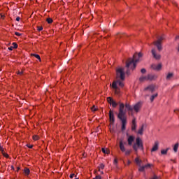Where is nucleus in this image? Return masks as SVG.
<instances>
[{"label":"nucleus","mask_w":179,"mask_h":179,"mask_svg":"<svg viewBox=\"0 0 179 179\" xmlns=\"http://www.w3.org/2000/svg\"><path fill=\"white\" fill-rule=\"evenodd\" d=\"M124 80H125V71L123 68L120 67L116 69V80L113 82L115 94H120V87H124Z\"/></svg>","instance_id":"1"},{"label":"nucleus","mask_w":179,"mask_h":179,"mask_svg":"<svg viewBox=\"0 0 179 179\" xmlns=\"http://www.w3.org/2000/svg\"><path fill=\"white\" fill-rule=\"evenodd\" d=\"M143 55L142 54V52H139L138 54L136 52L133 55V58H129V59L126 62V67H127L126 73L127 75H131V71L129 70V68H131L132 71H134V69L136 68V63L139 62V58H142Z\"/></svg>","instance_id":"2"},{"label":"nucleus","mask_w":179,"mask_h":179,"mask_svg":"<svg viewBox=\"0 0 179 179\" xmlns=\"http://www.w3.org/2000/svg\"><path fill=\"white\" fill-rule=\"evenodd\" d=\"M125 105L124 103L120 104L119 113L117 115V118L122 122V131H125L127 126V112L124 111Z\"/></svg>","instance_id":"3"},{"label":"nucleus","mask_w":179,"mask_h":179,"mask_svg":"<svg viewBox=\"0 0 179 179\" xmlns=\"http://www.w3.org/2000/svg\"><path fill=\"white\" fill-rule=\"evenodd\" d=\"M133 149L135 152H138V149L143 150V143L141 138L138 137L136 139V143L133 145Z\"/></svg>","instance_id":"4"},{"label":"nucleus","mask_w":179,"mask_h":179,"mask_svg":"<svg viewBox=\"0 0 179 179\" xmlns=\"http://www.w3.org/2000/svg\"><path fill=\"white\" fill-rule=\"evenodd\" d=\"M164 40V37L163 36H160L157 38V41L153 42L154 45H155V47H157V50L160 52V51H162V50H163V41Z\"/></svg>","instance_id":"5"},{"label":"nucleus","mask_w":179,"mask_h":179,"mask_svg":"<svg viewBox=\"0 0 179 179\" xmlns=\"http://www.w3.org/2000/svg\"><path fill=\"white\" fill-rule=\"evenodd\" d=\"M125 107L127 109L129 115H131L134 118H135V116H134V107H132L129 103H126Z\"/></svg>","instance_id":"6"},{"label":"nucleus","mask_w":179,"mask_h":179,"mask_svg":"<svg viewBox=\"0 0 179 179\" xmlns=\"http://www.w3.org/2000/svg\"><path fill=\"white\" fill-rule=\"evenodd\" d=\"M132 107L135 113H139V111H141V108H142V102H138L136 104H134Z\"/></svg>","instance_id":"7"},{"label":"nucleus","mask_w":179,"mask_h":179,"mask_svg":"<svg viewBox=\"0 0 179 179\" xmlns=\"http://www.w3.org/2000/svg\"><path fill=\"white\" fill-rule=\"evenodd\" d=\"M151 53H152V55L153 56V58H155V59L159 60L160 59V58H162V55H160V54H157L156 52V49L155 48L152 49Z\"/></svg>","instance_id":"8"},{"label":"nucleus","mask_w":179,"mask_h":179,"mask_svg":"<svg viewBox=\"0 0 179 179\" xmlns=\"http://www.w3.org/2000/svg\"><path fill=\"white\" fill-rule=\"evenodd\" d=\"M109 120H110V125H109V129L110 132L113 131L112 125H113V110L110 109L109 111Z\"/></svg>","instance_id":"9"},{"label":"nucleus","mask_w":179,"mask_h":179,"mask_svg":"<svg viewBox=\"0 0 179 179\" xmlns=\"http://www.w3.org/2000/svg\"><path fill=\"white\" fill-rule=\"evenodd\" d=\"M136 130V117H134L131 122V131Z\"/></svg>","instance_id":"10"},{"label":"nucleus","mask_w":179,"mask_h":179,"mask_svg":"<svg viewBox=\"0 0 179 179\" xmlns=\"http://www.w3.org/2000/svg\"><path fill=\"white\" fill-rule=\"evenodd\" d=\"M159 149V141H155V145H153L151 152H156Z\"/></svg>","instance_id":"11"},{"label":"nucleus","mask_w":179,"mask_h":179,"mask_svg":"<svg viewBox=\"0 0 179 179\" xmlns=\"http://www.w3.org/2000/svg\"><path fill=\"white\" fill-rule=\"evenodd\" d=\"M152 69H155V71H160V69H162V64H159L157 65L152 64Z\"/></svg>","instance_id":"12"},{"label":"nucleus","mask_w":179,"mask_h":179,"mask_svg":"<svg viewBox=\"0 0 179 179\" xmlns=\"http://www.w3.org/2000/svg\"><path fill=\"white\" fill-rule=\"evenodd\" d=\"M134 141H135V137H134V136H129L127 139L128 145L129 146H131V145H132V143L134 142Z\"/></svg>","instance_id":"13"},{"label":"nucleus","mask_w":179,"mask_h":179,"mask_svg":"<svg viewBox=\"0 0 179 179\" xmlns=\"http://www.w3.org/2000/svg\"><path fill=\"white\" fill-rule=\"evenodd\" d=\"M120 149L121 152H126L127 149H125V145H124V141H120Z\"/></svg>","instance_id":"14"},{"label":"nucleus","mask_w":179,"mask_h":179,"mask_svg":"<svg viewBox=\"0 0 179 179\" xmlns=\"http://www.w3.org/2000/svg\"><path fill=\"white\" fill-rule=\"evenodd\" d=\"M145 90H149L151 93L155 92V86L154 85H149L148 87L145 88Z\"/></svg>","instance_id":"15"},{"label":"nucleus","mask_w":179,"mask_h":179,"mask_svg":"<svg viewBox=\"0 0 179 179\" xmlns=\"http://www.w3.org/2000/svg\"><path fill=\"white\" fill-rule=\"evenodd\" d=\"M144 128H146V124H142L141 129L138 130V134L139 135H143V129Z\"/></svg>","instance_id":"16"},{"label":"nucleus","mask_w":179,"mask_h":179,"mask_svg":"<svg viewBox=\"0 0 179 179\" xmlns=\"http://www.w3.org/2000/svg\"><path fill=\"white\" fill-rule=\"evenodd\" d=\"M147 78H148V80H153V79H156L157 77L155 75L148 74L147 76Z\"/></svg>","instance_id":"17"},{"label":"nucleus","mask_w":179,"mask_h":179,"mask_svg":"<svg viewBox=\"0 0 179 179\" xmlns=\"http://www.w3.org/2000/svg\"><path fill=\"white\" fill-rule=\"evenodd\" d=\"M174 76V73H169L168 75L166 76V80H170L171 78Z\"/></svg>","instance_id":"18"},{"label":"nucleus","mask_w":179,"mask_h":179,"mask_svg":"<svg viewBox=\"0 0 179 179\" xmlns=\"http://www.w3.org/2000/svg\"><path fill=\"white\" fill-rule=\"evenodd\" d=\"M107 101L111 107V106H113V98H111V96L108 97L107 98Z\"/></svg>","instance_id":"19"},{"label":"nucleus","mask_w":179,"mask_h":179,"mask_svg":"<svg viewBox=\"0 0 179 179\" xmlns=\"http://www.w3.org/2000/svg\"><path fill=\"white\" fill-rule=\"evenodd\" d=\"M25 176H29L30 174V169L29 168H25L24 170Z\"/></svg>","instance_id":"20"},{"label":"nucleus","mask_w":179,"mask_h":179,"mask_svg":"<svg viewBox=\"0 0 179 179\" xmlns=\"http://www.w3.org/2000/svg\"><path fill=\"white\" fill-rule=\"evenodd\" d=\"M157 96H158L157 94L152 95L150 98V101L152 102L155 100V99H156V97H157Z\"/></svg>","instance_id":"21"},{"label":"nucleus","mask_w":179,"mask_h":179,"mask_svg":"<svg viewBox=\"0 0 179 179\" xmlns=\"http://www.w3.org/2000/svg\"><path fill=\"white\" fill-rule=\"evenodd\" d=\"M178 143H177L176 144H175L174 147H173V150L175 152V153H177L178 150Z\"/></svg>","instance_id":"22"},{"label":"nucleus","mask_w":179,"mask_h":179,"mask_svg":"<svg viewBox=\"0 0 179 179\" xmlns=\"http://www.w3.org/2000/svg\"><path fill=\"white\" fill-rule=\"evenodd\" d=\"M32 57H35V58H36L37 59H38L39 61H41V57H40V55H36V54H31V55Z\"/></svg>","instance_id":"23"},{"label":"nucleus","mask_w":179,"mask_h":179,"mask_svg":"<svg viewBox=\"0 0 179 179\" xmlns=\"http://www.w3.org/2000/svg\"><path fill=\"white\" fill-rule=\"evenodd\" d=\"M140 82H143V80H148V76H142L139 78Z\"/></svg>","instance_id":"24"},{"label":"nucleus","mask_w":179,"mask_h":179,"mask_svg":"<svg viewBox=\"0 0 179 179\" xmlns=\"http://www.w3.org/2000/svg\"><path fill=\"white\" fill-rule=\"evenodd\" d=\"M167 152H169V148H166V150H161L162 155H167Z\"/></svg>","instance_id":"25"},{"label":"nucleus","mask_w":179,"mask_h":179,"mask_svg":"<svg viewBox=\"0 0 179 179\" xmlns=\"http://www.w3.org/2000/svg\"><path fill=\"white\" fill-rule=\"evenodd\" d=\"M101 151L103 152V153H105V154H106V155H108V153H110V150H106V149H104V148H102V149H101Z\"/></svg>","instance_id":"26"},{"label":"nucleus","mask_w":179,"mask_h":179,"mask_svg":"<svg viewBox=\"0 0 179 179\" xmlns=\"http://www.w3.org/2000/svg\"><path fill=\"white\" fill-rule=\"evenodd\" d=\"M104 169V164H101L99 166V171H100V170H103Z\"/></svg>","instance_id":"27"},{"label":"nucleus","mask_w":179,"mask_h":179,"mask_svg":"<svg viewBox=\"0 0 179 179\" xmlns=\"http://www.w3.org/2000/svg\"><path fill=\"white\" fill-rule=\"evenodd\" d=\"M126 156H129V155H131V150H126V151H124Z\"/></svg>","instance_id":"28"},{"label":"nucleus","mask_w":179,"mask_h":179,"mask_svg":"<svg viewBox=\"0 0 179 179\" xmlns=\"http://www.w3.org/2000/svg\"><path fill=\"white\" fill-rule=\"evenodd\" d=\"M46 21L49 24H51V23H52V18H47Z\"/></svg>","instance_id":"29"},{"label":"nucleus","mask_w":179,"mask_h":179,"mask_svg":"<svg viewBox=\"0 0 179 179\" xmlns=\"http://www.w3.org/2000/svg\"><path fill=\"white\" fill-rule=\"evenodd\" d=\"M150 179H160V177H158L155 174L153 175L152 177H151Z\"/></svg>","instance_id":"30"},{"label":"nucleus","mask_w":179,"mask_h":179,"mask_svg":"<svg viewBox=\"0 0 179 179\" xmlns=\"http://www.w3.org/2000/svg\"><path fill=\"white\" fill-rule=\"evenodd\" d=\"M145 166H141L139 169H138V171H145Z\"/></svg>","instance_id":"31"},{"label":"nucleus","mask_w":179,"mask_h":179,"mask_svg":"<svg viewBox=\"0 0 179 179\" xmlns=\"http://www.w3.org/2000/svg\"><path fill=\"white\" fill-rule=\"evenodd\" d=\"M33 139H34V141H38L39 137H38V136L34 135V136H33Z\"/></svg>","instance_id":"32"},{"label":"nucleus","mask_w":179,"mask_h":179,"mask_svg":"<svg viewBox=\"0 0 179 179\" xmlns=\"http://www.w3.org/2000/svg\"><path fill=\"white\" fill-rule=\"evenodd\" d=\"M12 48H17V43H13V44H12Z\"/></svg>","instance_id":"33"},{"label":"nucleus","mask_w":179,"mask_h":179,"mask_svg":"<svg viewBox=\"0 0 179 179\" xmlns=\"http://www.w3.org/2000/svg\"><path fill=\"white\" fill-rule=\"evenodd\" d=\"M117 106H118V103L117 102H115V101H113V107H116Z\"/></svg>","instance_id":"34"},{"label":"nucleus","mask_w":179,"mask_h":179,"mask_svg":"<svg viewBox=\"0 0 179 179\" xmlns=\"http://www.w3.org/2000/svg\"><path fill=\"white\" fill-rule=\"evenodd\" d=\"M91 109H92V111H97V108H96L95 106H93L91 108Z\"/></svg>","instance_id":"35"},{"label":"nucleus","mask_w":179,"mask_h":179,"mask_svg":"<svg viewBox=\"0 0 179 179\" xmlns=\"http://www.w3.org/2000/svg\"><path fill=\"white\" fill-rule=\"evenodd\" d=\"M135 162H136V163H137L138 164H141V161L139 160L138 158H136V159H135Z\"/></svg>","instance_id":"36"},{"label":"nucleus","mask_w":179,"mask_h":179,"mask_svg":"<svg viewBox=\"0 0 179 179\" xmlns=\"http://www.w3.org/2000/svg\"><path fill=\"white\" fill-rule=\"evenodd\" d=\"M152 165L150 164H148L144 166L145 169H150V167Z\"/></svg>","instance_id":"37"},{"label":"nucleus","mask_w":179,"mask_h":179,"mask_svg":"<svg viewBox=\"0 0 179 179\" xmlns=\"http://www.w3.org/2000/svg\"><path fill=\"white\" fill-rule=\"evenodd\" d=\"M41 30H43V27H37V31H41Z\"/></svg>","instance_id":"38"},{"label":"nucleus","mask_w":179,"mask_h":179,"mask_svg":"<svg viewBox=\"0 0 179 179\" xmlns=\"http://www.w3.org/2000/svg\"><path fill=\"white\" fill-rule=\"evenodd\" d=\"M3 156H4V157H6V159H8V157H9V155H8L5 152H3Z\"/></svg>","instance_id":"39"},{"label":"nucleus","mask_w":179,"mask_h":179,"mask_svg":"<svg viewBox=\"0 0 179 179\" xmlns=\"http://www.w3.org/2000/svg\"><path fill=\"white\" fill-rule=\"evenodd\" d=\"M26 146H27V148H29V149H33V145L30 144H27Z\"/></svg>","instance_id":"40"},{"label":"nucleus","mask_w":179,"mask_h":179,"mask_svg":"<svg viewBox=\"0 0 179 179\" xmlns=\"http://www.w3.org/2000/svg\"><path fill=\"white\" fill-rule=\"evenodd\" d=\"M0 151L1 152L2 155H3V153H5L4 151H3V148H2L1 145H0Z\"/></svg>","instance_id":"41"},{"label":"nucleus","mask_w":179,"mask_h":179,"mask_svg":"<svg viewBox=\"0 0 179 179\" xmlns=\"http://www.w3.org/2000/svg\"><path fill=\"white\" fill-rule=\"evenodd\" d=\"M141 73H146V69H142L141 70Z\"/></svg>","instance_id":"42"},{"label":"nucleus","mask_w":179,"mask_h":179,"mask_svg":"<svg viewBox=\"0 0 179 179\" xmlns=\"http://www.w3.org/2000/svg\"><path fill=\"white\" fill-rule=\"evenodd\" d=\"M15 36H17L18 37L22 36V34H20L19 32H15Z\"/></svg>","instance_id":"43"},{"label":"nucleus","mask_w":179,"mask_h":179,"mask_svg":"<svg viewBox=\"0 0 179 179\" xmlns=\"http://www.w3.org/2000/svg\"><path fill=\"white\" fill-rule=\"evenodd\" d=\"M93 179H101V177L98 175L95 178H94Z\"/></svg>","instance_id":"44"},{"label":"nucleus","mask_w":179,"mask_h":179,"mask_svg":"<svg viewBox=\"0 0 179 179\" xmlns=\"http://www.w3.org/2000/svg\"><path fill=\"white\" fill-rule=\"evenodd\" d=\"M73 177H75L74 173H71V174L70 175V178H73Z\"/></svg>","instance_id":"45"},{"label":"nucleus","mask_w":179,"mask_h":179,"mask_svg":"<svg viewBox=\"0 0 179 179\" xmlns=\"http://www.w3.org/2000/svg\"><path fill=\"white\" fill-rule=\"evenodd\" d=\"M117 163H118V161L117 160V159H114V164L117 165Z\"/></svg>","instance_id":"46"},{"label":"nucleus","mask_w":179,"mask_h":179,"mask_svg":"<svg viewBox=\"0 0 179 179\" xmlns=\"http://www.w3.org/2000/svg\"><path fill=\"white\" fill-rule=\"evenodd\" d=\"M20 17H16V21L17 22H20Z\"/></svg>","instance_id":"47"},{"label":"nucleus","mask_w":179,"mask_h":179,"mask_svg":"<svg viewBox=\"0 0 179 179\" xmlns=\"http://www.w3.org/2000/svg\"><path fill=\"white\" fill-rule=\"evenodd\" d=\"M8 50H9L10 51H12V50H13V48L12 46H10V47L8 48Z\"/></svg>","instance_id":"48"},{"label":"nucleus","mask_w":179,"mask_h":179,"mask_svg":"<svg viewBox=\"0 0 179 179\" xmlns=\"http://www.w3.org/2000/svg\"><path fill=\"white\" fill-rule=\"evenodd\" d=\"M99 171V173H100L101 174H104V172H103L102 169H100V171Z\"/></svg>","instance_id":"49"},{"label":"nucleus","mask_w":179,"mask_h":179,"mask_svg":"<svg viewBox=\"0 0 179 179\" xmlns=\"http://www.w3.org/2000/svg\"><path fill=\"white\" fill-rule=\"evenodd\" d=\"M0 16H1V19H5V15H0Z\"/></svg>","instance_id":"50"},{"label":"nucleus","mask_w":179,"mask_h":179,"mask_svg":"<svg viewBox=\"0 0 179 179\" xmlns=\"http://www.w3.org/2000/svg\"><path fill=\"white\" fill-rule=\"evenodd\" d=\"M18 75H23V71H19Z\"/></svg>","instance_id":"51"},{"label":"nucleus","mask_w":179,"mask_h":179,"mask_svg":"<svg viewBox=\"0 0 179 179\" xmlns=\"http://www.w3.org/2000/svg\"><path fill=\"white\" fill-rule=\"evenodd\" d=\"M177 111H178V113H179V109L175 110H174V113H177Z\"/></svg>","instance_id":"52"},{"label":"nucleus","mask_w":179,"mask_h":179,"mask_svg":"<svg viewBox=\"0 0 179 179\" xmlns=\"http://www.w3.org/2000/svg\"><path fill=\"white\" fill-rule=\"evenodd\" d=\"M178 38H179V36H178L176 37V40H178Z\"/></svg>","instance_id":"53"},{"label":"nucleus","mask_w":179,"mask_h":179,"mask_svg":"<svg viewBox=\"0 0 179 179\" xmlns=\"http://www.w3.org/2000/svg\"><path fill=\"white\" fill-rule=\"evenodd\" d=\"M124 146H125V145H127V142H123Z\"/></svg>","instance_id":"54"},{"label":"nucleus","mask_w":179,"mask_h":179,"mask_svg":"<svg viewBox=\"0 0 179 179\" xmlns=\"http://www.w3.org/2000/svg\"><path fill=\"white\" fill-rule=\"evenodd\" d=\"M19 170H20V168L18 167V168L17 169V171H19Z\"/></svg>","instance_id":"55"},{"label":"nucleus","mask_w":179,"mask_h":179,"mask_svg":"<svg viewBox=\"0 0 179 179\" xmlns=\"http://www.w3.org/2000/svg\"><path fill=\"white\" fill-rule=\"evenodd\" d=\"M178 52H179V43H178Z\"/></svg>","instance_id":"56"},{"label":"nucleus","mask_w":179,"mask_h":179,"mask_svg":"<svg viewBox=\"0 0 179 179\" xmlns=\"http://www.w3.org/2000/svg\"><path fill=\"white\" fill-rule=\"evenodd\" d=\"M128 164H131V161H128Z\"/></svg>","instance_id":"57"},{"label":"nucleus","mask_w":179,"mask_h":179,"mask_svg":"<svg viewBox=\"0 0 179 179\" xmlns=\"http://www.w3.org/2000/svg\"><path fill=\"white\" fill-rule=\"evenodd\" d=\"M110 87H113V84H110Z\"/></svg>","instance_id":"58"},{"label":"nucleus","mask_w":179,"mask_h":179,"mask_svg":"<svg viewBox=\"0 0 179 179\" xmlns=\"http://www.w3.org/2000/svg\"><path fill=\"white\" fill-rule=\"evenodd\" d=\"M113 121L114 122V118L113 119Z\"/></svg>","instance_id":"59"},{"label":"nucleus","mask_w":179,"mask_h":179,"mask_svg":"<svg viewBox=\"0 0 179 179\" xmlns=\"http://www.w3.org/2000/svg\"><path fill=\"white\" fill-rule=\"evenodd\" d=\"M0 146H1V144H0Z\"/></svg>","instance_id":"60"}]
</instances>
